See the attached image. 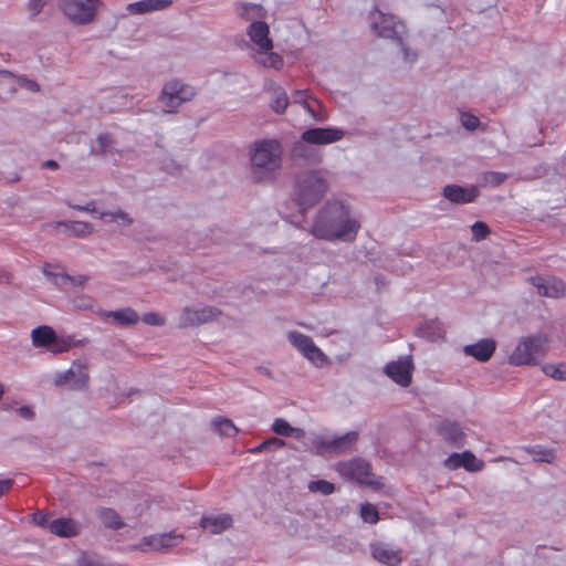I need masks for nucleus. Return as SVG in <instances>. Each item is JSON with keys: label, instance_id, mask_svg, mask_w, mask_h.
<instances>
[{"label": "nucleus", "instance_id": "nucleus-49", "mask_svg": "<svg viewBox=\"0 0 566 566\" xmlns=\"http://www.w3.org/2000/svg\"><path fill=\"white\" fill-rule=\"evenodd\" d=\"M18 415L24 419H32L33 416H34V412L33 410L28 407V406H23V407H20L18 410H17Z\"/></svg>", "mask_w": 566, "mask_h": 566}, {"label": "nucleus", "instance_id": "nucleus-44", "mask_svg": "<svg viewBox=\"0 0 566 566\" xmlns=\"http://www.w3.org/2000/svg\"><path fill=\"white\" fill-rule=\"evenodd\" d=\"M143 322L151 326H161L164 325L165 319L157 313H147L144 315Z\"/></svg>", "mask_w": 566, "mask_h": 566}, {"label": "nucleus", "instance_id": "nucleus-12", "mask_svg": "<svg viewBox=\"0 0 566 566\" xmlns=\"http://www.w3.org/2000/svg\"><path fill=\"white\" fill-rule=\"evenodd\" d=\"M530 283L537 289L541 296L546 297H560L566 293L565 283L555 276H533Z\"/></svg>", "mask_w": 566, "mask_h": 566}, {"label": "nucleus", "instance_id": "nucleus-21", "mask_svg": "<svg viewBox=\"0 0 566 566\" xmlns=\"http://www.w3.org/2000/svg\"><path fill=\"white\" fill-rule=\"evenodd\" d=\"M495 342L493 339H482L476 344L467 345L464 353L469 356L474 357L480 361L489 360L495 352Z\"/></svg>", "mask_w": 566, "mask_h": 566}, {"label": "nucleus", "instance_id": "nucleus-32", "mask_svg": "<svg viewBox=\"0 0 566 566\" xmlns=\"http://www.w3.org/2000/svg\"><path fill=\"white\" fill-rule=\"evenodd\" d=\"M526 451L538 462L552 463L556 457L553 449L543 448L541 446L528 447Z\"/></svg>", "mask_w": 566, "mask_h": 566}, {"label": "nucleus", "instance_id": "nucleus-36", "mask_svg": "<svg viewBox=\"0 0 566 566\" xmlns=\"http://www.w3.org/2000/svg\"><path fill=\"white\" fill-rule=\"evenodd\" d=\"M311 492H318L324 495H329L335 491V485L326 480L311 481L308 484Z\"/></svg>", "mask_w": 566, "mask_h": 566}, {"label": "nucleus", "instance_id": "nucleus-5", "mask_svg": "<svg viewBox=\"0 0 566 566\" xmlns=\"http://www.w3.org/2000/svg\"><path fill=\"white\" fill-rule=\"evenodd\" d=\"M548 338L544 334L523 338L510 356V364L515 366L535 364L538 357L545 355Z\"/></svg>", "mask_w": 566, "mask_h": 566}, {"label": "nucleus", "instance_id": "nucleus-13", "mask_svg": "<svg viewBox=\"0 0 566 566\" xmlns=\"http://www.w3.org/2000/svg\"><path fill=\"white\" fill-rule=\"evenodd\" d=\"M443 465L448 470L464 468L469 472H479L484 468V462L479 460L471 451L462 453H452L444 461Z\"/></svg>", "mask_w": 566, "mask_h": 566}, {"label": "nucleus", "instance_id": "nucleus-6", "mask_svg": "<svg viewBox=\"0 0 566 566\" xmlns=\"http://www.w3.org/2000/svg\"><path fill=\"white\" fill-rule=\"evenodd\" d=\"M297 187V200L302 211L318 202L326 191V184L318 172L302 176Z\"/></svg>", "mask_w": 566, "mask_h": 566}, {"label": "nucleus", "instance_id": "nucleus-14", "mask_svg": "<svg viewBox=\"0 0 566 566\" xmlns=\"http://www.w3.org/2000/svg\"><path fill=\"white\" fill-rule=\"evenodd\" d=\"M219 315V312L210 306H205L201 308H185L182 315L180 325L186 326H192V325H199L205 324L213 319L216 316Z\"/></svg>", "mask_w": 566, "mask_h": 566}, {"label": "nucleus", "instance_id": "nucleus-18", "mask_svg": "<svg viewBox=\"0 0 566 566\" xmlns=\"http://www.w3.org/2000/svg\"><path fill=\"white\" fill-rule=\"evenodd\" d=\"M438 432L448 443L455 447L463 446L465 433L458 422L444 420L439 426Z\"/></svg>", "mask_w": 566, "mask_h": 566}, {"label": "nucleus", "instance_id": "nucleus-29", "mask_svg": "<svg viewBox=\"0 0 566 566\" xmlns=\"http://www.w3.org/2000/svg\"><path fill=\"white\" fill-rule=\"evenodd\" d=\"M78 373L81 375V381L85 380L86 377V366L81 363H74L70 369L63 374H59L55 378V384L61 386L65 384H71V379Z\"/></svg>", "mask_w": 566, "mask_h": 566}, {"label": "nucleus", "instance_id": "nucleus-23", "mask_svg": "<svg viewBox=\"0 0 566 566\" xmlns=\"http://www.w3.org/2000/svg\"><path fill=\"white\" fill-rule=\"evenodd\" d=\"M49 530L61 537H72L78 534L80 526L72 518H56L49 524Z\"/></svg>", "mask_w": 566, "mask_h": 566}, {"label": "nucleus", "instance_id": "nucleus-3", "mask_svg": "<svg viewBox=\"0 0 566 566\" xmlns=\"http://www.w3.org/2000/svg\"><path fill=\"white\" fill-rule=\"evenodd\" d=\"M247 34L253 43L255 60L265 67L280 70L283 57L273 52V41L270 38V28L264 21H253L247 29Z\"/></svg>", "mask_w": 566, "mask_h": 566}, {"label": "nucleus", "instance_id": "nucleus-4", "mask_svg": "<svg viewBox=\"0 0 566 566\" xmlns=\"http://www.w3.org/2000/svg\"><path fill=\"white\" fill-rule=\"evenodd\" d=\"M335 471L345 480L368 485L374 490H379L382 486L381 479L373 473L370 463L361 458L337 462Z\"/></svg>", "mask_w": 566, "mask_h": 566}, {"label": "nucleus", "instance_id": "nucleus-50", "mask_svg": "<svg viewBox=\"0 0 566 566\" xmlns=\"http://www.w3.org/2000/svg\"><path fill=\"white\" fill-rule=\"evenodd\" d=\"M266 441V446L268 448H275V449H280V448H283L285 446V441L282 440V439H279V438H270Z\"/></svg>", "mask_w": 566, "mask_h": 566}, {"label": "nucleus", "instance_id": "nucleus-1", "mask_svg": "<svg viewBox=\"0 0 566 566\" xmlns=\"http://www.w3.org/2000/svg\"><path fill=\"white\" fill-rule=\"evenodd\" d=\"M360 224L349 218V211L339 202L327 203L313 224L312 234L324 240L352 241Z\"/></svg>", "mask_w": 566, "mask_h": 566}, {"label": "nucleus", "instance_id": "nucleus-33", "mask_svg": "<svg viewBox=\"0 0 566 566\" xmlns=\"http://www.w3.org/2000/svg\"><path fill=\"white\" fill-rule=\"evenodd\" d=\"M304 109L316 122H324L327 119L325 112L321 111V103L315 98H306L302 103Z\"/></svg>", "mask_w": 566, "mask_h": 566}, {"label": "nucleus", "instance_id": "nucleus-58", "mask_svg": "<svg viewBox=\"0 0 566 566\" xmlns=\"http://www.w3.org/2000/svg\"><path fill=\"white\" fill-rule=\"evenodd\" d=\"M405 59L408 60L409 59V53L407 50H405Z\"/></svg>", "mask_w": 566, "mask_h": 566}, {"label": "nucleus", "instance_id": "nucleus-8", "mask_svg": "<svg viewBox=\"0 0 566 566\" xmlns=\"http://www.w3.org/2000/svg\"><path fill=\"white\" fill-rule=\"evenodd\" d=\"M195 94L192 86L179 81H170L164 86L159 99L165 112L174 113L184 102L190 101Z\"/></svg>", "mask_w": 566, "mask_h": 566}, {"label": "nucleus", "instance_id": "nucleus-37", "mask_svg": "<svg viewBox=\"0 0 566 566\" xmlns=\"http://www.w3.org/2000/svg\"><path fill=\"white\" fill-rule=\"evenodd\" d=\"M70 232L74 234L75 237H86L92 233L93 227L90 223L82 222V221H73L67 227Z\"/></svg>", "mask_w": 566, "mask_h": 566}, {"label": "nucleus", "instance_id": "nucleus-34", "mask_svg": "<svg viewBox=\"0 0 566 566\" xmlns=\"http://www.w3.org/2000/svg\"><path fill=\"white\" fill-rule=\"evenodd\" d=\"M360 517L365 523L376 524L379 521L378 510L370 503L360 505Z\"/></svg>", "mask_w": 566, "mask_h": 566}, {"label": "nucleus", "instance_id": "nucleus-51", "mask_svg": "<svg viewBox=\"0 0 566 566\" xmlns=\"http://www.w3.org/2000/svg\"><path fill=\"white\" fill-rule=\"evenodd\" d=\"M13 484V481L10 479L7 480H0V496L9 492Z\"/></svg>", "mask_w": 566, "mask_h": 566}, {"label": "nucleus", "instance_id": "nucleus-22", "mask_svg": "<svg viewBox=\"0 0 566 566\" xmlns=\"http://www.w3.org/2000/svg\"><path fill=\"white\" fill-rule=\"evenodd\" d=\"M171 0H142L129 3L127 10L130 14H144L167 9Z\"/></svg>", "mask_w": 566, "mask_h": 566}, {"label": "nucleus", "instance_id": "nucleus-53", "mask_svg": "<svg viewBox=\"0 0 566 566\" xmlns=\"http://www.w3.org/2000/svg\"><path fill=\"white\" fill-rule=\"evenodd\" d=\"M268 446H266V441H263L262 443H260L259 446L254 447L253 449H251V452L252 453H260L264 450H268Z\"/></svg>", "mask_w": 566, "mask_h": 566}, {"label": "nucleus", "instance_id": "nucleus-41", "mask_svg": "<svg viewBox=\"0 0 566 566\" xmlns=\"http://www.w3.org/2000/svg\"><path fill=\"white\" fill-rule=\"evenodd\" d=\"M109 217L111 221L120 222L123 224H130L132 219L128 217L126 212H123L120 210L116 212H104L101 214V218Z\"/></svg>", "mask_w": 566, "mask_h": 566}, {"label": "nucleus", "instance_id": "nucleus-20", "mask_svg": "<svg viewBox=\"0 0 566 566\" xmlns=\"http://www.w3.org/2000/svg\"><path fill=\"white\" fill-rule=\"evenodd\" d=\"M371 27L376 34L381 38L394 39L398 33L394 17L379 11L377 12V19L373 20Z\"/></svg>", "mask_w": 566, "mask_h": 566}, {"label": "nucleus", "instance_id": "nucleus-52", "mask_svg": "<svg viewBox=\"0 0 566 566\" xmlns=\"http://www.w3.org/2000/svg\"><path fill=\"white\" fill-rule=\"evenodd\" d=\"M42 167L43 168H48V169H57L59 168V164L55 161V160H46L42 164Z\"/></svg>", "mask_w": 566, "mask_h": 566}, {"label": "nucleus", "instance_id": "nucleus-40", "mask_svg": "<svg viewBox=\"0 0 566 566\" xmlns=\"http://www.w3.org/2000/svg\"><path fill=\"white\" fill-rule=\"evenodd\" d=\"M287 104H289V98H287L286 93L281 88L275 91V98L273 101L272 108L276 113L281 114L285 111V108L287 107Z\"/></svg>", "mask_w": 566, "mask_h": 566}, {"label": "nucleus", "instance_id": "nucleus-48", "mask_svg": "<svg viewBox=\"0 0 566 566\" xmlns=\"http://www.w3.org/2000/svg\"><path fill=\"white\" fill-rule=\"evenodd\" d=\"M33 521L36 525L44 527L49 523V515L38 511L33 514Z\"/></svg>", "mask_w": 566, "mask_h": 566}, {"label": "nucleus", "instance_id": "nucleus-56", "mask_svg": "<svg viewBox=\"0 0 566 566\" xmlns=\"http://www.w3.org/2000/svg\"><path fill=\"white\" fill-rule=\"evenodd\" d=\"M4 395V388L3 386L0 384V399L3 397Z\"/></svg>", "mask_w": 566, "mask_h": 566}, {"label": "nucleus", "instance_id": "nucleus-17", "mask_svg": "<svg viewBox=\"0 0 566 566\" xmlns=\"http://www.w3.org/2000/svg\"><path fill=\"white\" fill-rule=\"evenodd\" d=\"M373 557L387 566H398L402 562L401 551L394 549L387 544H376L371 546Z\"/></svg>", "mask_w": 566, "mask_h": 566}, {"label": "nucleus", "instance_id": "nucleus-54", "mask_svg": "<svg viewBox=\"0 0 566 566\" xmlns=\"http://www.w3.org/2000/svg\"><path fill=\"white\" fill-rule=\"evenodd\" d=\"M28 88L31 90V91H39V85L33 82V81H29L28 82Z\"/></svg>", "mask_w": 566, "mask_h": 566}, {"label": "nucleus", "instance_id": "nucleus-59", "mask_svg": "<svg viewBox=\"0 0 566 566\" xmlns=\"http://www.w3.org/2000/svg\"><path fill=\"white\" fill-rule=\"evenodd\" d=\"M43 272H44V274H45V275H51V274L46 271V268H44V271H43Z\"/></svg>", "mask_w": 566, "mask_h": 566}, {"label": "nucleus", "instance_id": "nucleus-39", "mask_svg": "<svg viewBox=\"0 0 566 566\" xmlns=\"http://www.w3.org/2000/svg\"><path fill=\"white\" fill-rule=\"evenodd\" d=\"M54 279H55V283L61 284V285L72 284V285L82 286L87 281V276H85V275H80L77 277H73L69 274H57L54 276Z\"/></svg>", "mask_w": 566, "mask_h": 566}, {"label": "nucleus", "instance_id": "nucleus-42", "mask_svg": "<svg viewBox=\"0 0 566 566\" xmlns=\"http://www.w3.org/2000/svg\"><path fill=\"white\" fill-rule=\"evenodd\" d=\"M461 123L469 130H474L480 125L479 118L469 113H463L461 115Z\"/></svg>", "mask_w": 566, "mask_h": 566}, {"label": "nucleus", "instance_id": "nucleus-30", "mask_svg": "<svg viewBox=\"0 0 566 566\" xmlns=\"http://www.w3.org/2000/svg\"><path fill=\"white\" fill-rule=\"evenodd\" d=\"M98 517L102 524L108 528L118 530L124 525L120 516L113 509H101L98 511Z\"/></svg>", "mask_w": 566, "mask_h": 566}, {"label": "nucleus", "instance_id": "nucleus-11", "mask_svg": "<svg viewBox=\"0 0 566 566\" xmlns=\"http://www.w3.org/2000/svg\"><path fill=\"white\" fill-rule=\"evenodd\" d=\"M344 130L333 127L310 128L302 134V140L312 145H328L340 140L344 137Z\"/></svg>", "mask_w": 566, "mask_h": 566}, {"label": "nucleus", "instance_id": "nucleus-26", "mask_svg": "<svg viewBox=\"0 0 566 566\" xmlns=\"http://www.w3.org/2000/svg\"><path fill=\"white\" fill-rule=\"evenodd\" d=\"M272 430L277 436L293 437L295 439L305 438V430L292 427L285 419L276 418L272 424Z\"/></svg>", "mask_w": 566, "mask_h": 566}, {"label": "nucleus", "instance_id": "nucleus-46", "mask_svg": "<svg viewBox=\"0 0 566 566\" xmlns=\"http://www.w3.org/2000/svg\"><path fill=\"white\" fill-rule=\"evenodd\" d=\"M81 375L78 373L75 374V376L73 377V379H71V387L73 389H83L86 387L87 385V381H88V373L86 371V377H85V380L81 381Z\"/></svg>", "mask_w": 566, "mask_h": 566}, {"label": "nucleus", "instance_id": "nucleus-31", "mask_svg": "<svg viewBox=\"0 0 566 566\" xmlns=\"http://www.w3.org/2000/svg\"><path fill=\"white\" fill-rule=\"evenodd\" d=\"M213 429L224 437H234L238 433V428L228 419L219 417L212 421Z\"/></svg>", "mask_w": 566, "mask_h": 566}, {"label": "nucleus", "instance_id": "nucleus-19", "mask_svg": "<svg viewBox=\"0 0 566 566\" xmlns=\"http://www.w3.org/2000/svg\"><path fill=\"white\" fill-rule=\"evenodd\" d=\"M182 539V535L176 534L175 532H170L144 537L143 543L156 551H160L174 547L181 543Z\"/></svg>", "mask_w": 566, "mask_h": 566}, {"label": "nucleus", "instance_id": "nucleus-24", "mask_svg": "<svg viewBox=\"0 0 566 566\" xmlns=\"http://www.w3.org/2000/svg\"><path fill=\"white\" fill-rule=\"evenodd\" d=\"M237 13L245 21H260L266 17V10L256 3H239L235 8Z\"/></svg>", "mask_w": 566, "mask_h": 566}, {"label": "nucleus", "instance_id": "nucleus-7", "mask_svg": "<svg viewBox=\"0 0 566 566\" xmlns=\"http://www.w3.org/2000/svg\"><path fill=\"white\" fill-rule=\"evenodd\" d=\"M99 0H60L62 12L74 23L88 24L93 21Z\"/></svg>", "mask_w": 566, "mask_h": 566}, {"label": "nucleus", "instance_id": "nucleus-10", "mask_svg": "<svg viewBox=\"0 0 566 566\" xmlns=\"http://www.w3.org/2000/svg\"><path fill=\"white\" fill-rule=\"evenodd\" d=\"M412 361L409 357H401L390 361L385 367L386 375L396 384L408 387L412 379Z\"/></svg>", "mask_w": 566, "mask_h": 566}, {"label": "nucleus", "instance_id": "nucleus-15", "mask_svg": "<svg viewBox=\"0 0 566 566\" xmlns=\"http://www.w3.org/2000/svg\"><path fill=\"white\" fill-rule=\"evenodd\" d=\"M443 196L454 203H470L479 196L476 187H461L458 185H449L443 189Z\"/></svg>", "mask_w": 566, "mask_h": 566}, {"label": "nucleus", "instance_id": "nucleus-28", "mask_svg": "<svg viewBox=\"0 0 566 566\" xmlns=\"http://www.w3.org/2000/svg\"><path fill=\"white\" fill-rule=\"evenodd\" d=\"M106 317L113 318V322L118 325H134L139 321L138 314L132 308L108 312Z\"/></svg>", "mask_w": 566, "mask_h": 566}, {"label": "nucleus", "instance_id": "nucleus-55", "mask_svg": "<svg viewBox=\"0 0 566 566\" xmlns=\"http://www.w3.org/2000/svg\"><path fill=\"white\" fill-rule=\"evenodd\" d=\"M91 206H93V203H90L85 207H82V206H76L75 208L78 209V210H83V211H94L93 208H91Z\"/></svg>", "mask_w": 566, "mask_h": 566}, {"label": "nucleus", "instance_id": "nucleus-25", "mask_svg": "<svg viewBox=\"0 0 566 566\" xmlns=\"http://www.w3.org/2000/svg\"><path fill=\"white\" fill-rule=\"evenodd\" d=\"M32 343L35 347H48L56 340V334L52 327L42 325L32 331Z\"/></svg>", "mask_w": 566, "mask_h": 566}, {"label": "nucleus", "instance_id": "nucleus-9", "mask_svg": "<svg viewBox=\"0 0 566 566\" xmlns=\"http://www.w3.org/2000/svg\"><path fill=\"white\" fill-rule=\"evenodd\" d=\"M287 338L315 366L322 367L327 363V356L315 345L310 336L298 332H291Z\"/></svg>", "mask_w": 566, "mask_h": 566}, {"label": "nucleus", "instance_id": "nucleus-43", "mask_svg": "<svg viewBox=\"0 0 566 566\" xmlns=\"http://www.w3.org/2000/svg\"><path fill=\"white\" fill-rule=\"evenodd\" d=\"M114 140L109 134H101L97 137L99 153L104 154L113 145Z\"/></svg>", "mask_w": 566, "mask_h": 566}, {"label": "nucleus", "instance_id": "nucleus-35", "mask_svg": "<svg viewBox=\"0 0 566 566\" xmlns=\"http://www.w3.org/2000/svg\"><path fill=\"white\" fill-rule=\"evenodd\" d=\"M543 371L545 375L556 379V380H566V365L558 364L552 365L547 364L543 366Z\"/></svg>", "mask_w": 566, "mask_h": 566}, {"label": "nucleus", "instance_id": "nucleus-47", "mask_svg": "<svg viewBox=\"0 0 566 566\" xmlns=\"http://www.w3.org/2000/svg\"><path fill=\"white\" fill-rule=\"evenodd\" d=\"M506 179V175L502 172H491L488 176V181L493 186L501 185Z\"/></svg>", "mask_w": 566, "mask_h": 566}, {"label": "nucleus", "instance_id": "nucleus-57", "mask_svg": "<svg viewBox=\"0 0 566 566\" xmlns=\"http://www.w3.org/2000/svg\"><path fill=\"white\" fill-rule=\"evenodd\" d=\"M63 349H64L63 347H56V348H53L52 350L55 353H59V352H62Z\"/></svg>", "mask_w": 566, "mask_h": 566}, {"label": "nucleus", "instance_id": "nucleus-38", "mask_svg": "<svg viewBox=\"0 0 566 566\" xmlns=\"http://www.w3.org/2000/svg\"><path fill=\"white\" fill-rule=\"evenodd\" d=\"M471 231L472 238L476 242L484 240L491 232L489 226L482 221L474 222L471 226Z\"/></svg>", "mask_w": 566, "mask_h": 566}, {"label": "nucleus", "instance_id": "nucleus-2", "mask_svg": "<svg viewBox=\"0 0 566 566\" xmlns=\"http://www.w3.org/2000/svg\"><path fill=\"white\" fill-rule=\"evenodd\" d=\"M282 147L277 140L255 142L251 149L252 178L256 181L271 180L281 167Z\"/></svg>", "mask_w": 566, "mask_h": 566}, {"label": "nucleus", "instance_id": "nucleus-27", "mask_svg": "<svg viewBox=\"0 0 566 566\" xmlns=\"http://www.w3.org/2000/svg\"><path fill=\"white\" fill-rule=\"evenodd\" d=\"M357 438H358L357 432L352 431V432H348V433H346V434H344L342 437L335 438V439L329 440V441L324 442V443L317 442V444L318 446H323L324 448H326L328 450L340 452V451H345L353 443H355Z\"/></svg>", "mask_w": 566, "mask_h": 566}, {"label": "nucleus", "instance_id": "nucleus-16", "mask_svg": "<svg viewBox=\"0 0 566 566\" xmlns=\"http://www.w3.org/2000/svg\"><path fill=\"white\" fill-rule=\"evenodd\" d=\"M233 520L230 514L203 515L200 526L211 534H221L232 527Z\"/></svg>", "mask_w": 566, "mask_h": 566}, {"label": "nucleus", "instance_id": "nucleus-45", "mask_svg": "<svg viewBox=\"0 0 566 566\" xmlns=\"http://www.w3.org/2000/svg\"><path fill=\"white\" fill-rule=\"evenodd\" d=\"M48 0H30L29 10L32 15L40 13L42 8L46 4Z\"/></svg>", "mask_w": 566, "mask_h": 566}]
</instances>
